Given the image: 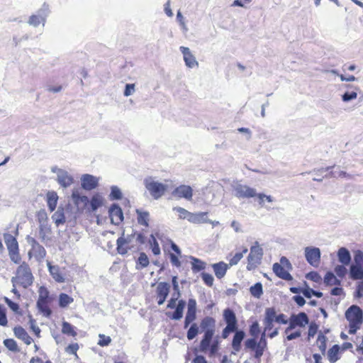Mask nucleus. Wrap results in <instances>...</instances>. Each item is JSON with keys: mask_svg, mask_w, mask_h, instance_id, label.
Segmentation results:
<instances>
[{"mask_svg": "<svg viewBox=\"0 0 363 363\" xmlns=\"http://www.w3.org/2000/svg\"><path fill=\"white\" fill-rule=\"evenodd\" d=\"M62 333L65 335L76 337L77 335V333L75 330V328L71 325L68 322H63L62 324Z\"/></svg>", "mask_w": 363, "mask_h": 363, "instance_id": "39", "label": "nucleus"}, {"mask_svg": "<svg viewBox=\"0 0 363 363\" xmlns=\"http://www.w3.org/2000/svg\"><path fill=\"white\" fill-rule=\"evenodd\" d=\"M170 291V285L167 282L158 283L156 288L157 304L162 305L167 298Z\"/></svg>", "mask_w": 363, "mask_h": 363, "instance_id": "17", "label": "nucleus"}, {"mask_svg": "<svg viewBox=\"0 0 363 363\" xmlns=\"http://www.w3.org/2000/svg\"><path fill=\"white\" fill-rule=\"evenodd\" d=\"M79 347L78 343H72L69 344L67 347H65V352L68 354H72L77 357V351Z\"/></svg>", "mask_w": 363, "mask_h": 363, "instance_id": "57", "label": "nucleus"}, {"mask_svg": "<svg viewBox=\"0 0 363 363\" xmlns=\"http://www.w3.org/2000/svg\"><path fill=\"white\" fill-rule=\"evenodd\" d=\"M256 196L259 200V204L261 206L264 205V201H267L269 203H271L273 201L272 198L270 196H267L262 193L257 194Z\"/></svg>", "mask_w": 363, "mask_h": 363, "instance_id": "58", "label": "nucleus"}, {"mask_svg": "<svg viewBox=\"0 0 363 363\" xmlns=\"http://www.w3.org/2000/svg\"><path fill=\"white\" fill-rule=\"evenodd\" d=\"M263 256V250L259 246L258 242H255L254 245L250 247V252L247 257V269L253 270L260 264Z\"/></svg>", "mask_w": 363, "mask_h": 363, "instance_id": "9", "label": "nucleus"}, {"mask_svg": "<svg viewBox=\"0 0 363 363\" xmlns=\"http://www.w3.org/2000/svg\"><path fill=\"white\" fill-rule=\"evenodd\" d=\"M191 269L196 273L206 269V263L199 258L191 257Z\"/></svg>", "mask_w": 363, "mask_h": 363, "instance_id": "35", "label": "nucleus"}, {"mask_svg": "<svg viewBox=\"0 0 363 363\" xmlns=\"http://www.w3.org/2000/svg\"><path fill=\"white\" fill-rule=\"evenodd\" d=\"M170 244L171 249L174 251V252H170L169 255L170 262L173 266L180 267L182 265V262L179 259V257L182 255L181 250L179 247L172 240H170Z\"/></svg>", "mask_w": 363, "mask_h": 363, "instance_id": "22", "label": "nucleus"}, {"mask_svg": "<svg viewBox=\"0 0 363 363\" xmlns=\"http://www.w3.org/2000/svg\"><path fill=\"white\" fill-rule=\"evenodd\" d=\"M149 259L145 252H140L137 261V264L140 265V268L147 267L149 265Z\"/></svg>", "mask_w": 363, "mask_h": 363, "instance_id": "52", "label": "nucleus"}, {"mask_svg": "<svg viewBox=\"0 0 363 363\" xmlns=\"http://www.w3.org/2000/svg\"><path fill=\"white\" fill-rule=\"evenodd\" d=\"M45 22V13L42 12V13H39L38 15H32L29 18L28 23L30 25L33 26L35 27L38 26L41 23H44Z\"/></svg>", "mask_w": 363, "mask_h": 363, "instance_id": "42", "label": "nucleus"}, {"mask_svg": "<svg viewBox=\"0 0 363 363\" xmlns=\"http://www.w3.org/2000/svg\"><path fill=\"white\" fill-rule=\"evenodd\" d=\"M40 299H50L49 291L45 287H40L39 289V297Z\"/></svg>", "mask_w": 363, "mask_h": 363, "instance_id": "63", "label": "nucleus"}, {"mask_svg": "<svg viewBox=\"0 0 363 363\" xmlns=\"http://www.w3.org/2000/svg\"><path fill=\"white\" fill-rule=\"evenodd\" d=\"M207 212L191 213L189 221L194 224L211 223L216 225L218 222H213L207 218Z\"/></svg>", "mask_w": 363, "mask_h": 363, "instance_id": "20", "label": "nucleus"}, {"mask_svg": "<svg viewBox=\"0 0 363 363\" xmlns=\"http://www.w3.org/2000/svg\"><path fill=\"white\" fill-rule=\"evenodd\" d=\"M58 201V196L55 191H48L47 193V203L50 212L55 210Z\"/></svg>", "mask_w": 363, "mask_h": 363, "instance_id": "30", "label": "nucleus"}, {"mask_svg": "<svg viewBox=\"0 0 363 363\" xmlns=\"http://www.w3.org/2000/svg\"><path fill=\"white\" fill-rule=\"evenodd\" d=\"M324 283L327 286L340 285V280L337 279L334 274L328 272L324 277Z\"/></svg>", "mask_w": 363, "mask_h": 363, "instance_id": "40", "label": "nucleus"}, {"mask_svg": "<svg viewBox=\"0 0 363 363\" xmlns=\"http://www.w3.org/2000/svg\"><path fill=\"white\" fill-rule=\"evenodd\" d=\"M33 276L29 265L23 262L21 264L16 272V275L12 278L13 286H21L24 289L32 285Z\"/></svg>", "mask_w": 363, "mask_h": 363, "instance_id": "5", "label": "nucleus"}, {"mask_svg": "<svg viewBox=\"0 0 363 363\" xmlns=\"http://www.w3.org/2000/svg\"><path fill=\"white\" fill-rule=\"evenodd\" d=\"M339 261L344 265H347L351 261L350 252L345 247H341L337 252Z\"/></svg>", "mask_w": 363, "mask_h": 363, "instance_id": "34", "label": "nucleus"}, {"mask_svg": "<svg viewBox=\"0 0 363 363\" xmlns=\"http://www.w3.org/2000/svg\"><path fill=\"white\" fill-rule=\"evenodd\" d=\"M50 232V229L47 225L41 223L39 227V237L42 240H45L47 234Z\"/></svg>", "mask_w": 363, "mask_h": 363, "instance_id": "53", "label": "nucleus"}, {"mask_svg": "<svg viewBox=\"0 0 363 363\" xmlns=\"http://www.w3.org/2000/svg\"><path fill=\"white\" fill-rule=\"evenodd\" d=\"M291 269L292 265L286 257H281L280 263L276 262L272 266V270L275 275L286 281H291L293 279V277L289 272Z\"/></svg>", "mask_w": 363, "mask_h": 363, "instance_id": "6", "label": "nucleus"}, {"mask_svg": "<svg viewBox=\"0 0 363 363\" xmlns=\"http://www.w3.org/2000/svg\"><path fill=\"white\" fill-rule=\"evenodd\" d=\"M0 325L6 327L8 325L6 309L0 305Z\"/></svg>", "mask_w": 363, "mask_h": 363, "instance_id": "56", "label": "nucleus"}, {"mask_svg": "<svg viewBox=\"0 0 363 363\" xmlns=\"http://www.w3.org/2000/svg\"><path fill=\"white\" fill-rule=\"evenodd\" d=\"M357 96V94L355 91L346 92L342 95V100L344 101H348L352 99H355Z\"/></svg>", "mask_w": 363, "mask_h": 363, "instance_id": "62", "label": "nucleus"}, {"mask_svg": "<svg viewBox=\"0 0 363 363\" xmlns=\"http://www.w3.org/2000/svg\"><path fill=\"white\" fill-rule=\"evenodd\" d=\"M172 195L177 199H185L191 201L193 197V189L189 185L182 184L172 191Z\"/></svg>", "mask_w": 363, "mask_h": 363, "instance_id": "16", "label": "nucleus"}, {"mask_svg": "<svg viewBox=\"0 0 363 363\" xmlns=\"http://www.w3.org/2000/svg\"><path fill=\"white\" fill-rule=\"evenodd\" d=\"M356 345V350L358 354H363V337H357L356 341H354Z\"/></svg>", "mask_w": 363, "mask_h": 363, "instance_id": "59", "label": "nucleus"}, {"mask_svg": "<svg viewBox=\"0 0 363 363\" xmlns=\"http://www.w3.org/2000/svg\"><path fill=\"white\" fill-rule=\"evenodd\" d=\"M173 210L178 213L179 218L180 219H186L187 220H189V217L191 213L188 211L185 208L177 206L174 207Z\"/></svg>", "mask_w": 363, "mask_h": 363, "instance_id": "48", "label": "nucleus"}, {"mask_svg": "<svg viewBox=\"0 0 363 363\" xmlns=\"http://www.w3.org/2000/svg\"><path fill=\"white\" fill-rule=\"evenodd\" d=\"M131 241L132 237L128 236L125 238L124 233H123L122 236L118 238L116 240L117 252L122 255L127 254L128 250L133 247V245H131Z\"/></svg>", "mask_w": 363, "mask_h": 363, "instance_id": "14", "label": "nucleus"}, {"mask_svg": "<svg viewBox=\"0 0 363 363\" xmlns=\"http://www.w3.org/2000/svg\"><path fill=\"white\" fill-rule=\"evenodd\" d=\"M214 334L211 333H204V335L200 342L199 349L200 352H209L211 356L214 355L218 350V340L213 341Z\"/></svg>", "mask_w": 363, "mask_h": 363, "instance_id": "8", "label": "nucleus"}, {"mask_svg": "<svg viewBox=\"0 0 363 363\" xmlns=\"http://www.w3.org/2000/svg\"><path fill=\"white\" fill-rule=\"evenodd\" d=\"M108 213L112 224L118 225L123 221V213L118 204H112L109 208Z\"/></svg>", "mask_w": 363, "mask_h": 363, "instance_id": "15", "label": "nucleus"}, {"mask_svg": "<svg viewBox=\"0 0 363 363\" xmlns=\"http://www.w3.org/2000/svg\"><path fill=\"white\" fill-rule=\"evenodd\" d=\"M200 326L204 333H215L216 320L211 316L204 317L201 321Z\"/></svg>", "mask_w": 363, "mask_h": 363, "instance_id": "25", "label": "nucleus"}, {"mask_svg": "<svg viewBox=\"0 0 363 363\" xmlns=\"http://www.w3.org/2000/svg\"><path fill=\"white\" fill-rule=\"evenodd\" d=\"M196 318V301L189 298L187 303V312L184 319V328H187Z\"/></svg>", "mask_w": 363, "mask_h": 363, "instance_id": "13", "label": "nucleus"}, {"mask_svg": "<svg viewBox=\"0 0 363 363\" xmlns=\"http://www.w3.org/2000/svg\"><path fill=\"white\" fill-rule=\"evenodd\" d=\"M144 184L150 194L155 199H159L168 189V186L162 183L154 181L152 178H147L144 180Z\"/></svg>", "mask_w": 363, "mask_h": 363, "instance_id": "7", "label": "nucleus"}, {"mask_svg": "<svg viewBox=\"0 0 363 363\" xmlns=\"http://www.w3.org/2000/svg\"><path fill=\"white\" fill-rule=\"evenodd\" d=\"M72 199L74 204L78 209L83 210L89 203V199L86 196L81 195L79 189H74L72 190Z\"/></svg>", "mask_w": 363, "mask_h": 363, "instance_id": "18", "label": "nucleus"}, {"mask_svg": "<svg viewBox=\"0 0 363 363\" xmlns=\"http://www.w3.org/2000/svg\"><path fill=\"white\" fill-rule=\"evenodd\" d=\"M186 303L183 300H179L174 312L172 314L170 318L173 320H179L183 316V311L185 307Z\"/></svg>", "mask_w": 363, "mask_h": 363, "instance_id": "37", "label": "nucleus"}, {"mask_svg": "<svg viewBox=\"0 0 363 363\" xmlns=\"http://www.w3.org/2000/svg\"><path fill=\"white\" fill-rule=\"evenodd\" d=\"M345 318L348 321V333L354 335L360 329L363 323V312L359 306L352 305L345 311Z\"/></svg>", "mask_w": 363, "mask_h": 363, "instance_id": "4", "label": "nucleus"}, {"mask_svg": "<svg viewBox=\"0 0 363 363\" xmlns=\"http://www.w3.org/2000/svg\"><path fill=\"white\" fill-rule=\"evenodd\" d=\"M50 299H40L37 301V306L38 309L45 315L50 316L52 313V311L49 306Z\"/></svg>", "mask_w": 363, "mask_h": 363, "instance_id": "33", "label": "nucleus"}, {"mask_svg": "<svg viewBox=\"0 0 363 363\" xmlns=\"http://www.w3.org/2000/svg\"><path fill=\"white\" fill-rule=\"evenodd\" d=\"M342 353V350H341V347L338 345H334L327 352L329 362L330 363L336 362L341 358Z\"/></svg>", "mask_w": 363, "mask_h": 363, "instance_id": "27", "label": "nucleus"}, {"mask_svg": "<svg viewBox=\"0 0 363 363\" xmlns=\"http://www.w3.org/2000/svg\"><path fill=\"white\" fill-rule=\"evenodd\" d=\"M251 295L255 298H260L263 294L262 284L257 282L250 288Z\"/></svg>", "mask_w": 363, "mask_h": 363, "instance_id": "44", "label": "nucleus"}, {"mask_svg": "<svg viewBox=\"0 0 363 363\" xmlns=\"http://www.w3.org/2000/svg\"><path fill=\"white\" fill-rule=\"evenodd\" d=\"M57 181L62 186L66 188L73 183L74 179L67 172H64L57 175Z\"/></svg>", "mask_w": 363, "mask_h": 363, "instance_id": "29", "label": "nucleus"}, {"mask_svg": "<svg viewBox=\"0 0 363 363\" xmlns=\"http://www.w3.org/2000/svg\"><path fill=\"white\" fill-rule=\"evenodd\" d=\"M223 317L226 326L222 331L221 336L223 339H226L231 333L235 332L232 340V347L235 352H239L241 349V342L245 337V333L242 330H238V320L235 312L227 308L223 310Z\"/></svg>", "mask_w": 363, "mask_h": 363, "instance_id": "2", "label": "nucleus"}, {"mask_svg": "<svg viewBox=\"0 0 363 363\" xmlns=\"http://www.w3.org/2000/svg\"><path fill=\"white\" fill-rule=\"evenodd\" d=\"M13 331L15 337L23 341L26 345H30L33 341L28 332L21 325L15 326Z\"/></svg>", "mask_w": 363, "mask_h": 363, "instance_id": "21", "label": "nucleus"}, {"mask_svg": "<svg viewBox=\"0 0 363 363\" xmlns=\"http://www.w3.org/2000/svg\"><path fill=\"white\" fill-rule=\"evenodd\" d=\"M327 342H328L327 337L324 334H323L322 333H320L318 334V338H317V340H316V345H317L319 350L323 354L326 352Z\"/></svg>", "mask_w": 363, "mask_h": 363, "instance_id": "38", "label": "nucleus"}, {"mask_svg": "<svg viewBox=\"0 0 363 363\" xmlns=\"http://www.w3.org/2000/svg\"><path fill=\"white\" fill-rule=\"evenodd\" d=\"M98 345L101 347L108 346L111 342V338L109 336H106L104 334L99 335Z\"/></svg>", "mask_w": 363, "mask_h": 363, "instance_id": "55", "label": "nucleus"}, {"mask_svg": "<svg viewBox=\"0 0 363 363\" xmlns=\"http://www.w3.org/2000/svg\"><path fill=\"white\" fill-rule=\"evenodd\" d=\"M260 332L259 323L257 320L254 321L249 328V333L252 338L247 339L245 342L246 348L255 351V357L258 359L263 355L264 351L267 347L266 332L264 331L261 335L259 340L257 341Z\"/></svg>", "mask_w": 363, "mask_h": 363, "instance_id": "3", "label": "nucleus"}, {"mask_svg": "<svg viewBox=\"0 0 363 363\" xmlns=\"http://www.w3.org/2000/svg\"><path fill=\"white\" fill-rule=\"evenodd\" d=\"M137 213V220L138 224L143 225L145 227H148L149 225V218L150 215L147 211H143L141 210H136Z\"/></svg>", "mask_w": 363, "mask_h": 363, "instance_id": "36", "label": "nucleus"}, {"mask_svg": "<svg viewBox=\"0 0 363 363\" xmlns=\"http://www.w3.org/2000/svg\"><path fill=\"white\" fill-rule=\"evenodd\" d=\"M199 333V327L196 323H192L187 331L186 337L189 340H193Z\"/></svg>", "mask_w": 363, "mask_h": 363, "instance_id": "50", "label": "nucleus"}, {"mask_svg": "<svg viewBox=\"0 0 363 363\" xmlns=\"http://www.w3.org/2000/svg\"><path fill=\"white\" fill-rule=\"evenodd\" d=\"M74 302V298L71 296L65 294L60 293L58 296V305L60 308H65L68 307Z\"/></svg>", "mask_w": 363, "mask_h": 363, "instance_id": "32", "label": "nucleus"}, {"mask_svg": "<svg viewBox=\"0 0 363 363\" xmlns=\"http://www.w3.org/2000/svg\"><path fill=\"white\" fill-rule=\"evenodd\" d=\"M201 279L203 281V283L208 287H212L213 285L214 278L213 277L206 272H202L201 274Z\"/></svg>", "mask_w": 363, "mask_h": 363, "instance_id": "51", "label": "nucleus"}, {"mask_svg": "<svg viewBox=\"0 0 363 363\" xmlns=\"http://www.w3.org/2000/svg\"><path fill=\"white\" fill-rule=\"evenodd\" d=\"M180 50L184 55L185 64L188 67L193 68L199 65L195 57L191 54L188 48L182 46L180 47Z\"/></svg>", "mask_w": 363, "mask_h": 363, "instance_id": "24", "label": "nucleus"}, {"mask_svg": "<svg viewBox=\"0 0 363 363\" xmlns=\"http://www.w3.org/2000/svg\"><path fill=\"white\" fill-rule=\"evenodd\" d=\"M4 345L9 351L13 352H18L20 351L16 341L12 338L5 339Z\"/></svg>", "mask_w": 363, "mask_h": 363, "instance_id": "43", "label": "nucleus"}, {"mask_svg": "<svg viewBox=\"0 0 363 363\" xmlns=\"http://www.w3.org/2000/svg\"><path fill=\"white\" fill-rule=\"evenodd\" d=\"M5 243L11 260L15 264H19L21 257L19 253L18 243L16 238L11 235H6L5 236Z\"/></svg>", "mask_w": 363, "mask_h": 363, "instance_id": "10", "label": "nucleus"}, {"mask_svg": "<svg viewBox=\"0 0 363 363\" xmlns=\"http://www.w3.org/2000/svg\"><path fill=\"white\" fill-rule=\"evenodd\" d=\"M111 197L112 199H121L122 198V193L121 190L116 186L112 187L111 191Z\"/></svg>", "mask_w": 363, "mask_h": 363, "instance_id": "61", "label": "nucleus"}, {"mask_svg": "<svg viewBox=\"0 0 363 363\" xmlns=\"http://www.w3.org/2000/svg\"><path fill=\"white\" fill-rule=\"evenodd\" d=\"M308 325V330L307 332V340L310 341L315 335L317 333L318 330V325L315 322H311L307 324Z\"/></svg>", "mask_w": 363, "mask_h": 363, "instance_id": "46", "label": "nucleus"}, {"mask_svg": "<svg viewBox=\"0 0 363 363\" xmlns=\"http://www.w3.org/2000/svg\"><path fill=\"white\" fill-rule=\"evenodd\" d=\"M248 251L247 247H244L242 252L235 253L230 259L229 264L230 266L237 264L240 260L243 257V255Z\"/></svg>", "mask_w": 363, "mask_h": 363, "instance_id": "45", "label": "nucleus"}, {"mask_svg": "<svg viewBox=\"0 0 363 363\" xmlns=\"http://www.w3.org/2000/svg\"><path fill=\"white\" fill-rule=\"evenodd\" d=\"M81 181L82 187L87 191L94 189L99 185L98 179L96 177L88 174L82 175Z\"/></svg>", "mask_w": 363, "mask_h": 363, "instance_id": "19", "label": "nucleus"}, {"mask_svg": "<svg viewBox=\"0 0 363 363\" xmlns=\"http://www.w3.org/2000/svg\"><path fill=\"white\" fill-rule=\"evenodd\" d=\"M26 241L31 247L28 251L29 257H34L37 261L41 262L46 256V250L44 247L30 235L26 237Z\"/></svg>", "mask_w": 363, "mask_h": 363, "instance_id": "11", "label": "nucleus"}, {"mask_svg": "<svg viewBox=\"0 0 363 363\" xmlns=\"http://www.w3.org/2000/svg\"><path fill=\"white\" fill-rule=\"evenodd\" d=\"M350 277L353 280L363 279V268L360 265L352 264L350 269Z\"/></svg>", "mask_w": 363, "mask_h": 363, "instance_id": "31", "label": "nucleus"}, {"mask_svg": "<svg viewBox=\"0 0 363 363\" xmlns=\"http://www.w3.org/2000/svg\"><path fill=\"white\" fill-rule=\"evenodd\" d=\"M49 272L52 277L55 281L58 283H63L65 281V275L62 269L57 265H51L50 262L48 263Z\"/></svg>", "mask_w": 363, "mask_h": 363, "instance_id": "26", "label": "nucleus"}, {"mask_svg": "<svg viewBox=\"0 0 363 363\" xmlns=\"http://www.w3.org/2000/svg\"><path fill=\"white\" fill-rule=\"evenodd\" d=\"M211 267L218 279L223 278L228 269V265L223 261L213 264Z\"/></svg>", "mask_w": 363, "mask_h": 363, "instance_id": "28", "label": "nucleus"}, {"mask_svg": "<svg viewBox=\"0 0 363 363\" xmlns=\"http://www.w3.org/2000/svg\"><path fill=\"white\" fill-rule=\"evenodd\" d=\"M236 195L239 198H252L256 196V190L246 185H240L236 189Z\"/></svg>", "mask_w": 363, "mask_h": 363, "instance_id": "23", "label": "nucleus"}, {"mask_svg": "<svg viewBox=\"0 0 363 363\" xmlns=\"http://www.w3.org/2000/svg\"><path fill=\"white\" fill-rule=\"evenodd\" d=\"M335 272L339 277L343 278L347 274V269L345 268L344 264L337 265L335 267Z\"/></svg>", "mask_w": 363, "mask_h": 363, "instance_id": "60", "label": "nucleus"}, {"mask_svg": "<svg viewBox=\"0 0 363 363\" xmlns=\"http://www.w3.org/2000/svg\"><path fill=\"white\" fill-rule=\"evenodd\" d=\"M306 277L315 283L320 284L322 281V277L317 272H311L306 274Z\"/></svg>", "mask_w": 363, "mask_h": 363, "instance_id": "54", "label": "nucleus"}, {"mask_svg": "<svg viewBox=\"0 0 363 363\" xmlns=\"http://www.w3.org/2000/svg\"><path fill=\"white\" fill-rule=\"evenodd\" d=\"M4 301L8 305V306L15 313L21 315V311L20 306L18 303L12 301L7 297H4Z\"/></svg>", "mask_w": 363, "mask_h": 363, "instance_id": "49", "label": "nucleus"}, {"mask_svg": "<svg viewBox=\"0 0 363 363\" xmlns=\"http://www.w3.org/2000/svg\"><path fill=\"white\" fill-rule=\"evenodd\" d=\"M264 332H270L268 336L273 338L279 334V329L274 328V324L286 325L288 327L284 330L285 340L291 341L301 336V328H305L308 323V316L304 312L298 314H292L289 319L284 313H277L274 307H269L265 309L263 319Z\"/></svg>", "mask_w": 363, "mask_h": 363, "instance_id": "1", "label": "nucleus"}, {"mask_svg": "<svg viewBox=\"0 0 363 363\" xmlns=\"http://www.w3.org/2000/svg\"><path fill=\"white\" fill-rule=\"evenodd\" d=\"M305 257L311 265L318 267L320 262V249L315 247H306L305 248Z\"/></svg>", "mask_w": 363, "mask_h": 363, "instance_id": "12", "label": "nucleus"}, {"mask_svg": "<svg viewBox=\"0 0 363 363\" xmlns=\"http://www.w3.org/2000/svg\"><path fill=\"white\" fill-rule=\"evenodd\" d=\"M135 91V84H127L125 86V89L124 91V96H128L131 95Z\"/></svg>", "mask_w": 363, "mask_h": 363, "instance_id": "64", "label": "nucleus"}, {"mask_svg": "<svg viewBox=\"0 0 363 363\" xmlns=\"http://www.w3.org/2000/svg\"><path fill=\"white\" fill-rule=\"evenodd\" d=\"M149 242H150V247H151L152 253L155 255H159L160 254L161 251H160L159 244H158L155 237L154 235H151Z\"/></svg>", "mask_w": 363, "mask_h": 363, "instance_id": "47", "label": "nucleus"}, {"mask_svg": "<svg viewBox=\"0 0 363 363\" xmlns=\"http://www.w3.org/2000/svg\"><path fill=\"white\" fill-rule=\"evenodd\" d=\"M104 203V199L102 196L99 194H94L90 201V206L92 211H95L98 208L101 206Z\"/></svg>", "mask_w": 363, "mask_h": 363, "instance_id": "41", "label": "nucleus"}]
</instances>
